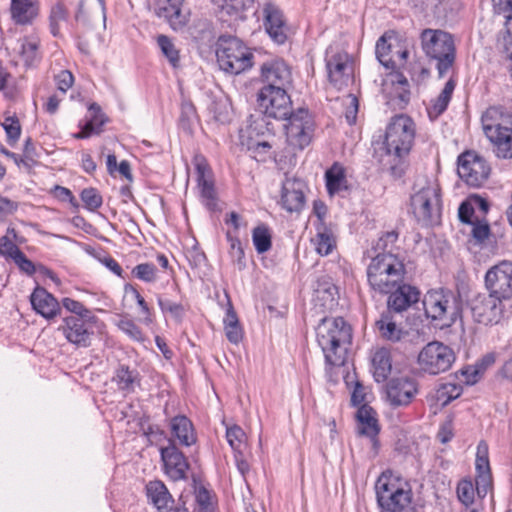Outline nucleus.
Returning <instances> with one entry per match:
<instances>
[{
	"instance_id": "f257e3e1",
	"label": "nucleus",
	"mask_w": 512,
	"mask_h": 512,
	"mask_svg": "<svg viewBox=\"0 0 512 512\" xmlns=\"http://www.w3.org/2000/svg\"><path fill=\"white\" fill-rule=\"evenodd\" d=\"M475 469V483L470 478H464L458 482L456 488L459 501L470 512H477L482 507V500L492 489L489 450L487 443L483 440L477 445Z\"/></svg>"
},
{
	"instance_id": "f03ea898",
	"label": "nucleus",
	"mask_w": 512,
	"mask_h": 512,
	"mask_svg": "<svg viewBox=\"0 0 512 512\" xmlns=\"http://www.w3.org/2000/svg\"><path fill=\"white\" fill-rule=\"evenodd\" d=\"M317 343L326 363L342 365L352 340L350 325L342 318H323L316 328Z\"/></svg>"
},
{
	"instance_id": "7ed1b4c3",
	"label": "nucleus",
	"mask_w": 512,
	"mask_h": 512,
	"mask_svg": "<svg viewBox=\"0 0 512 512\" xmlns=\"http://www.w3.org/2000/svg\"><path fill=\"white\" fill-rule=\"evenodd\" d=\"M406 274L403 259L391 252L378 253L367 267L370 287L382 294L391 292L404 281Z\"/></svg>"
},
{
	"instance_id": "20e7f679",
	"label": "nucleus",
	"mask_w": 512,
	"mask_h": 512,
	"mask_svg": "<svg viewBox=\"0 0 512 512\" xmlns=\"http://www.w3.org/2000/svg\"><path fill=\"white\" fill-rule=\"evenodd\" d=\"M380 512H412L409 485L392 471H384L375 483Z\"/></svg>"
},
{
	"instance_id": "39448f33",
	"label": "nucleus",
	"mask_w": 512,
	"mask_h": 512,
	"mask_svg": "<svg viewBox=\"0 0 512 512\" xmlns=\"http://www.w3.org/2000/svg\"><path fill=\"white\" fill-rule=\"evenodd\" d=\"M423 306L427 319L441 329L451 327L461 314L459 297L444 288L429 290L424 296Z\"/></svg>"
},
{
	"instance_id": "423d86ee",
	"label": "nucleus",
	"mask_w": 512,
	"mask_h": 512,
	"mask_svg": "<svg viewBox=\"0 0 512 512\" xmlns=\"http://www.w3.org/2000/svg\"><path fill=\"white\" fill-rule=\"evenodd\" d=\"M421 44L426 56L435 60L439 77H443L453 66L456 49L451 34L434 29L421 33Z\"/></svg>"
},
{
	"instance_id": "0eeeda50",
	"label": "nucleus",
	"mask_w": 512,
	"mask_h": 512,
	"mask_svg": "<svg viewBox=\"0 0 512 512\" xmlns=\"http://www.w3.org/2000/svg\"><path fill=\"white\" fill-rule=\"evenodd\" d=\"M416 125L407 115L400 114L391 118L386 127L384 146L388 155L398 159L407 156L413 146Z\"/></svg>"
},
{
	"instance_id": "6e6552de",
	"label": "nucleus",
	"mask_w": 512,
	"mask_h": 512,
	"mask_svg": "<svg viewBox=\"0 0 512 512\" xmlns=\"http://www.w3.org/2000/svg\"><path fill=\"white\" fill-rule=\"evenodd\" d=\"M217 63L221 70L238 75L253 65V54L235 37H221L216 49Z\"/></svg>"
},
{
	"instance_id": "1a4fd4ad",
	"label": "nucleus",
	"mask_w": 512,
	"mask_h": 512,
	"mask_svg": "<svg viewBox=\"0 0 512 512\" xmlns=\"http://www.w3.org/2000/svg\"><path fill=\"white\" fill-rule=\"evenodd\" d=\"M414 216L424 224L439 222L441 217V189L435 181H427L411 196Z\"/></svg>"
},
{
	"instance_id": "9d476101",
	"label": "nucleus",
	"mask_w": 512,
	"mask_h": 512,
	"mask_svg": "<svg viewBox=\"0 0 512 512\" xmlns=\"http://www.w3.org/2000/svg\"><path fill=\"white\" fill-rule=\"evenodd\" d=\"M455 359V354L449 346L439 341H432L420 350L417 364L422 372L438 375L448 371Z\"/></svg>"
},
{
	"instance_id": "9b49d317",
	"label": "nucleus",
	"mask_w": 512,
	"mask_h": 512,
	"mask_svg": "<svg viewBox=\"0 0 512 512\" xmlns=\"http://www.w3.org/2000/svg\"><path fill=\"white\" fill-rule=\"evenodd\" d=\"M99 323L98 317L65 316L62 318L58 331L68 343L76 348H87L92 343L94 328Z\"/></svg>"
},
{
	"instance_id": "f8f14e48",
	"label": "nucleus",
	"mask_w": 512,
	"mask_h": 512,
	"mask_svg": "<svg viewBox=\"0 0 512 512\" xmlns=\"http://www.w3.org/2000/svg\"><path fill=\"white\" fill-rule=\"evenodd\" d=\"M285 120V133L288 146L293 150H303L312 140L314 131V122L309 112L305 109H299L291 113Z\"/></svg>"
},
{
	"instance_id": "ddd939ff",
	"label": "nucleus",
	"mask_w": 512,
	"mask_h": 512,
	"mask_svg": "<svg viewBox=\"0 0 512 512\" xmlns=\"http://www.w3.org/2000/svg\"><path fill=\"white\" fill-rule=\"evenodd\" d=\"M459 177L471 187H481L489 178L491 167L487 160L475 151H466L457 160Z\"/></svg>"
},
{
	"instance_id": "4468645a",
	"label": "nucleus",
	"mask_w": 512,
	"mask_h": 512,
	"mask_svg": "<svg viewBox=\"0 0 512 512\" xmlns=\"http://www.w3.org/2000/svg\"><path fill=\"white\" fill-rule=\"evenodd\" d=\"M376 57L385 68L395 71L405 65L408 50L394 32H386L376 43Z\"/></svg>"
},
{
	"instance_id": "2eb2a0df",
	"label": "nucleus",
	"mask_w": 512,
	"mask_h": 512,
	"mask_svg": "<svg viewBox=\"0 0 512 512\" xmlns=\"http://www.w3.org/2000/svg\"><path fill=\"white\" fill-rule=\"evenodd\" d=\"M504 300L493 293H479L470 300V310L473 319L483 325L498 324L505 315Z\"/></svg>"
},
{
	"instance_id": "dca6fc26",
	"label": "nucleus",
	"mask_w": 512,
	"mask_h": 512,
	"mask_svg": "<svg viewBox=\"0 0 512 512\" xmlns=\"http://www.w3.org/2000/svg\"><path fill=\"white\" fill-rule=\"evenodd\" d=\"M257 102L268 117L284 120L291 114V100L283 87H263L258 93Z\"/></svg>"
},
{
	"instance_id": "f3484780",
	"label": "nucleus",
	"mask_w": 512,
	"mask_h": 512,
	"mask_svg": "<svg viewBox=\"0 0 512 512\" xmlns=\"http://www.w3.org/2000/svg\"><path fill=\"white\" fill-rule=\"evenodd\" d=\"M484 283L488 292L504 301L512 300V261L503 260L489 268Z\"/></svg>"
},
{
	"instance_id": "a211bd4d",
	"label": "nucleus",
	"mask_w": 512,
	"mask_h": 512,
	"mask_svg": "<svg viewBox=\"0 0 512 512\" xmlns=\"http://www.w3.org/2000/svg\"><path fill=\"white\" fill-rule=\"evenodd\" d=\"M193 164L197 173V187L200 191L202 203L209 209L217 207V193L214 186L212 171L204 156L197 154L193 158Z\"/></svg>"
},
{
	"instance_id": "6ab92c4d",
	"label": "nucleus",
	"mask_w": 512,
	"mask_h": 512,
	"mask_svg": "<svg viewBox=\"0 0 512 512\" xmlns=\"http://www.w3.org/2000/svg\"><path fill=\"white\" fill-rule=\"evenodd\" d=\"M330 83L338 90L347 87L353 79V64L346 52H339L326 59Z\"/></svg>"
},
{
	"instance_id": "aec40b11",
	"label": "nucleus",
	"mask_w": 512,
	"mask_h": 512,
	"mask_svg": "<svg viewBox=\"0 0 512 512\" xmlns=\"http://www.w3.org/2000/svg\"><path fill=\"white\" fill-rule=\"evenodd\" d=\"M417 393L416 381L407 376L393 378L386 385V398L392 407L408 406Z\"/></svg>"
},
{
	"instance_id": "412c9836",
	"label": "nucleus",
	"mask_w": 512,
	"mask_h": 512,
	"mask_svg": "<svg viewBox=\"0 0 512 512\" xmlns=\"http://www.w3.org/2000/svg\"><path fill=\"white\" fill-rule=\"evenodd\" d=\"M382 92L390 103L399 107H403L410 100L408 80L396 71H391L383 79Z\"/></svg>"
},
{
	"instance_id": "4be33fe9",
	"label": "nucleus",
	"mask_w": 512,
	"mask_h": 512,
	"mask_svg": "<svg viewBox=\"0 0 512 512\" xmlns=\"http://www.w3.org/2000/svg\"><path fill=\"white\" fill-rule=\"evenodd\" d=\"M160 454L164 471L171 480L179 481L186 478L189 469L188 461L174 443L170 442L167 447H162Z\"/></svg>"
},
{
	"instance_id": "5701e85b",
	"label": "nucleus",
	"mask_w": 512,
	"mask_h": 512,
	"mask_svg": "<svg viewBox=\"0 0 512 512\" xmlns=\"http://www.w3.org/2000/svg\"><path fill=\"white\" fill-rule=\"evenodd\" d=\"M263 23L274 42L283 44L287 40V26L283 13L273 2H266L263 6Z\"/></svg>"
},
{
	"instance_id": "b1692460",
	"label": "nucleus",
	"mask_w": 512,
	"mask_h": 512,
	"mask_svg": "<svg viewBox=\"0 0 512 512\" xmlns=\"http://www.w3.org/2000/svg\"><path fill=\"white\" fill-rule=\"evenodd\" d=\"M481 126L485 137L512 127V111L501 105L490 106L481 115Z\"/></svg>"
},
{
	"instance_id": "393cba45",
	"label": "nucleus",
	"mask_w": 512,
	"mask_h": 512,
	"mask_svg": "<svg viewBox=\"0 0 512 512\" xmlns=\"http://www.w3.org/2000/svg\"><path fill=\"white\" fill-rule=\"evenodd\" d=\"M305 184L297 178H286L282 184L281 205L292 213L299 212L305 205Z\"/></svg>"
},
{
	"instance_id": "a878e982",
	"label": "nucleus",
	"mask_w": 512,
	"mask_h": 512,
	"mask_svg": "<svg viewBox=\"0 0 512 512\" xmlns=\"http://www.w3.org/2000/svg\"><path fill=\"white\" fill-rule=\"evenodd\" d=\"M389 293L387 311H391L392 313H401L406 311L413 304L417 303L420 298V292L416 287L404 284L403 282Z\"/></svg>"
},
{
	"instance_id": "bb28decb",
	"label": "nucleus",
	"mask_w": 512,
	"mask_h": 512,
	"mask_svg": "<svg viewBox=\"0 0 512 512\" xmlns=\"http://www.w3.org/2000/svg\"><path fill=\"white\" fill-rule=\"evenodd\" d=\"M261 76L267 86L283 87L286 90L292 83V73L290 67L282 60H273L266 62L261 67Z\"/></svg>"
},
{
	"instance_id": "cd10ccee",
	"label": "nucleus",
	"mask_w": 512,
	"mask_h": 512,
	"mask_svg": "<svg viewBox=\"0 0 512 512\" xmlns=\"http://www.w3.org/2000/svg\"><path fill=\"white\" fill-rule=\"evenodd\" d=\"M356 419L358 422V433L368 437L372 442L374 450L377 451L379 447L377 436L380 428L375 411L368 405H362L356 413Z\"/></svg>"
},
{
	"instance_id": "c85d7f7f",
	"label": "nucleus",
	"mask_w": 512,
	"mask_h": 512,
	"mask_svg": "<svg viewBox=\"0 0 512 512\" xmlns=\"http://www.w3.org/2000/svg\"><path fill=\"white\" fill-rule=\"evenodd\" d=\"M185 0H165L158 16L165 19L174 31L182 30L189 22V12L184 9Z\"/></svg>"
},
{
	"instance_id": "c756f323",
	"label": "nucleus",
	"mask_w": 512,
	"mask_h": 512,
	"mask_svg": "<svg viewBox=\"0 0 512 512\" xmlns=\"http://www.w3.org/2000/svg\"><path fill=\"white\" fill-rule=\"evenodd\" d=\"M30 302L36 313L46 319H52L60 313L57 299L42 287H36L30 296Z\"/></svg>"
},
{
	"instance_id": "7c9ffc66",
	"label": "nucleus",
	"mask_w": 512,
	"mask_h": 512,
	"mask_svg": "<svg viewBox=\"0 0 512 512\" xmlns=\"http://www.w3.org/2000/svg\"><path fill=\"white\" fill-rule=\"evenodd\" d=\"M375 325L380 337L386 341L399 342L407 335V331L396 322L391 311L383 312Z\"/></svg>"
},
{
	"instance_id": "2f4dec72",
	"label": "nucleus",
	"mask_w": 512,
	"mask_h": 512,
	"mask_svg": "<svg viewBox=\"0 0 512 512\" xmlns=\"http://www.w3.org/2000/svg\"><path fill=\"white\" fill-rule=\"evenodd\" d=\"M412 8L420 13L438 18L447 17L448 11L458 5L457 0H408Z\"/></svg>"
},
{
	"instance_id": "473e14b6",
	"label": "nucleus",
	"mask_w": 512,
	"mask_h": 512,
	"mask_svg": "<svg viewBox=\"0 0 512 512\" xmlns=\"http://www.w3.org/2000/svg\"><path fill=\"white\" fill-rule=\"evenodd\" d=\"M492 146V151L499 159L512 158V127L503 129L486 136Z\"/></svg>"
},
{
	"instance_id": "72a5a7b5",
	"label": "nucleus",
	"mask_w": 512,
	"mask_h": 512,
	"mask_svg": "<svg viewBox=\"0 0 512 512\" xmlns=\"http://www.w3.org/2000/svg\"><path fill=\"white\" fill-rule=\"evenodd\" d=\"M171 432L183 446H191L196 442V434L192 422L184 415L171 419Z\"/></svg>"
},
{
	"instance_id": "f704fd0d",
	"label": "nucleus",
	"mask_w": 512,
	"mask_h": 512,
	"mask_svg": "<svg viewBox=\"0 0 512 512\" xmlns=\"http://www.w3.org/2000/svg\"><path fill=\"white\" fill-rule=\"evenodd\" d=\"M10 11L15 23L29 24L38 14L36 0H11Z\"/></svg>"
},
{
	"instance_id": "c9c22d12",
	"label": "nucleus",
	"mask_w": 512,
	"mask_h": 512,
	"mask_svg": "<svg viewBox=\"0 0 512 512\" xmlns=\"http://www.w3.org/2000/svg\"><path fill=\"white\" fill-rule=\"evenodd\" d=\"M146 494L150 502L158 509H168L173 503V498L165 484L160 480L150 481L146 485Z\"/></svg>"
},
{
	"instance_id": "e433bc0d",
	"label": "nucleus",
	"mask_w": 512,
	"mask_h": 512,
	"mask_svg": "<svg viewBox=\"0 0 512 512\" xmlns=\"http://www.w3.org/2000/svg\"><path fill=\"white\" fill-rule=\"evenodd\" d=\"M316 252L321 256L329 255L336 247L335 237L325 223H316V235L312 239Z\"/></svg>"
},
{
	"instance_id": "4c0bfd02",
	"label": "nucleus",
	"mask_w": 512,
	"mask_h": 512,
	"mask_svg": "<svg viewBox=\"0 0 512 512\" xmlns=\"http://www.w3.org/2000/svg\"><path fill=\"white\" fill-rule=\"evenodd\" d=\"M456 87V81L453 78H450L444 85L440 94L432 99L430 102V106L428 108V112L430 117H438L441 115L448 107V104L452 98V94Z\"/></svg>"
},
{
	"instance_id": "58836bf2",
	"label": "nucleus",
	"mask_w": 512,
	"mask_h": 512,
	"mask_svg": "<svg viewBox=\"0 0 512 512\" xmlns=\"http://www.w3.org/2000/svg\"><path fill=\"white\" fill-rule=\"evenodd\" d=\"M372 367L375 380L377 382H384L392 370L389 351L384 348L375 351L372 357Z\"/></svg>"
},
{
	"instance_id": "ea45409f",
	"label": "nucleus",
	"mask_w": 512,
	"mask_h": 512,
	"mask_svg": "<svg viewBox=\"0 0 512 512\" xmlns=\"http://www.w3.org/2000/svg\"><path fill=\"white\" fill-rule=\"evenodd\" d=\"M224 331L229 342L239 344L243 339V329L232 304H228L226 315L223 320Z\"/></svg>"
},
{
	"instance_id": "a19ab883",
	"label": "nucleus",
	"mask_w": 512,
	"mask_h": 512,
	"mask_svg": "<svg viewBox=\"0 0 512 512\" xmlns=\"http://www.w3.org/2000/svg\"><path fill=\"white\" fill-rule=\"evenodd\" d=\"M326 188L330 195H334L347 188L344 168L335 163L325 173Z\"/></svg>"
},
{
	"instance_id": "79ce46f5",
	"label": "nucleus",
	"mask_w": 512,
	"mask_h": 512,
	"mask_svg": "<svg viewBox=\"0 0 512 512\" xmlns=\"http://www.w3.org/2000/svg\"><path fill=\"white\" fill-rule=\"evenodd\" d=\"M221 13L239 18L254 3V0H212Z\"/></svg>"
},
{
	"instance_id": "37998d69",
	"label": "nucleus",
	"mask_w": 512,
	"mask_h": 512,
	"mask_svg": "<svg viewBox=\"0 0 512 512\" xmlns=\"http://www.w3.org/2000/svg\"><path fill=\"white\" fill-rule=\"evenodd\" d=\"M39 44L40 41L36 36L24 37L21 40L20 55L26 66H32L39 61Z\"/></svg>"
},
{
	"instance_id": "c03bdc74",
	"label": "nucleus",
	"mask_w": 512,
	"mask_h": 512,
	"mask_svg": "<svg viewBox=\"0 0 512 512\" xmlns=\"http://www.w3.org/2000/svg\"><path fill=\"white\" fill-rule=\"evenodd\" d=\"M114 381L116 382L119 389L132 392L135 387L139 385L138 373L136 371L130 370L126 366H120L116 374L114 376Z\"/></svg>"
},
{
	"instance_id": "a18cd8bd",
	"label": "nucleus",
	"mask_w": 512,
	"mask_h": 512,
	"mask_svg": "<svg viewBox=\"0 0 512 512\" xmlns=\"http://www.w3.org/2000/svg\"><path fill=\"white\" fill-rule=\"evenodd\" d=\"M157 44L169 64L173 68H178L180 66V52L172 39L166 35H159L157 37Z\"/></svg>"
},
{
	"instance_id": "49530a36",
	"label": "nucleus",
	"mask_w": 512,
	"mask_h": 512,
	"mask_svg": "<svg viewBox=\"0 0 512 512\" xmlns=\"http://www.w3.org/2000/svg\"><path fill=\"white\" fill-rule=\"evenodd\" d=\"M462 394V387L454 383H443L437 387L434 399L440 406L448 405Z\"/></svg>"
},
{
	"instance_id": "de8ad7c7",
	"label": "nucleus",
	"mask_w": 512,
	"mask_h": 512,
	"mask_svg": "<svg viewBox=\"0 0 512 512\" xmlns=\"http://www.w3.org/2000/svg\"><path fill=\"white\" fill-rule=\"evenodd\" d=\"M252 241L257 253L262 254L271 249L272 236L270 230L265 225L257 226L252 231Z\"/></svg>"
},
{
	"instance_id": "09e8293b",
	"label": "nucleus",
	"mask_w": 512,
	"mask_h": 512,
	"mask_svg": "<svg viewBox=\"0 0 512 512\" xmlns=\"http://www.w3.org/2000/svg\"><path fill=\"white\" fill-rule=\"evenodd\" d=\"M116 326L131 340L136 342H144V334L133 320L127 317H122L119 321H117Z\"/></svg>"
},
{
	"instance_id": "8fccbe9b",
	"label": "nucleus",
	"mask_w": 512,
	"mask_h": 512,
	"mask_svg": "<svg viewBox=\"0 0 512 512\" xmlns=\"http://www.w3.org/2000/svg\"><path fill=\"white\" fill-rule=\"evenodd\" d=\"M67 20V11L62 4H56L52 7L50 13V30L53 36L60 35L61 24Z\"/></svg>"
},
{
	"instance_id": "3c124183",
	"label": "nucleus",
	"mask_w": 512,
	"mask_h": 512,
	"mask_svg": "<svg viewBox=\"0 0 512 512\" xmlns=\"http://www.w3.org/2000/svg\"><path fill=\"white\" fill-rule=\"evenodd\" d=\"M10 233L15 236L14 229H8L7 234L0 237V255L12 261L22 251L9 237Z\"/></svg>"
},
{
	"instance_id": "603ef678",
	"label": "nucleus",
	"mask_w": 512,
	"mask_h": 512,
	"mask_svg": "<svg viewBox=\"0 0 512 512\" xmlns=\"http://www.w3.org/2000/svg\"><path fill=\"white\" fill-rule=\"evenodd\" d=\"M131 274L133 277L147 283L154 282L157 279V269L155 265L148 262L136 265L132 269Z\"/></svg>"
},
{
	"instance_id": "864d4df0",
	"label": "nucleus",
	"mask_w": 512,
	"mask_h": 512,
	"mask_svg": "<svg viewBox=\"0 0 512 512\" xmlns=\"http://www.w3.org/2000/svg\"><path fill=\"white\" fill-rule=\"evenodd\" d=\"M227 238L230 242V256L239 270H243L246 267L245 253L242 248L241 242L238 238L232 237L229 233Z\"/></svg>"
},
{
	"instance_id": "5fc2aeb1",
	"label": "nucleus",
	"mask_w": 512,
	"mask_h": 512,
	"mask_svg": "<svg viewBox=\"0 0 512 512\" xmlns=\"http://www.w3.org/2000/svg\"><path fill=\"white\" fill-rule=\"evenodd\" d=\"M61 303L62 306L71 313L70 316H79L83 318L96 317L91 310L77 300L65 297L62 299Z\"/></svg>"
},
{
	"instance_id": "6e6d98bb",
	"label": "nucleus",
	"mask_w": 512,
	"mask_h": 512,
	"mask_svg": "<svg viewBox=\"0 0 512 512\" xmlns=\"http://www.w3.org/2000/svg\"><path fill=\"white\" fill-rule=\"evenodd\" d=\"M226 438L231 448L240 453L245 442V433L243 429L237 425L227 428Z\"/></svg>"
},
{
	"instance_id": "4d7b16f0",
	"label": "nucleus",
	"mask_w": 512,
	"mask_h": 512,
	"mask_svg": "<svg viewBox=\"0 0 512 512\" xmlns=\"http://www.w3.org/2000/svg\"><path fill=\"white\" fill-rule=\"evenodd\" d=\"M124 290L126 293L130 292L133 295V297L135 298L138 306L141 309L142 314L144 315L142 322L146 325L152 324L153 323L152 313H151L150 308L148 307L146 301L139 293V291L131 284L125 285Z\"/></svg>"
},
{
	"instance_id": "13d9d810",
	"label": "nucleus",
	"mask_w": 512,
	"mask_h": 512,
	"mask_svg": "<svg viewBox=\"0 0 512 512\" xmlns=\"http://www.w3.org/2000/svg\"><path fill=\"white\" fill-rule=\"evenodd\" d=\"M2 127L7 134L8 143L11 145L15 144L21 134V125L18 118L15 116L6 117L2 123Z\"/></svg>"
},
{
	"instance_id": "bf43d9fd",
	"label": "nucleus",
	"mask_w": 512,
	"mask_h": 512,
	"mask_svg": "<svg viewBox=\"0 0 512 512\" xmlns=\"http://www.w3.org/2000/svg\"><path fill=\"white\" fill-rule=\"evenodd\" d=\"M157 302L163 313H169L178 322L182 321L185 308L181 303L165 300L161 297H158Z\"/></svg>"
},
{
	"instance_id": "052dcab7",
	"label": "nucleus",
	"mask_w": 512,
	"mask_h": 512,
	"mask_svg": "<svg viewBox=\"0 0 512 512\" xmlns=\"http://www.w3.org/2000/svg\"><path fill=\"white\" fill-rule=\"evenodd\" d=\"M80 197L85 207L90 211H95L102 205V197L95 188L82 190Z\"/></svg>"
},
{
	"instance_id": "680f3d73",
	"label": "nucleus",
	"mask_w": 512,
	"mask_h": 512,
	"mask_svg": "<svg viewBox=\"0 0 512 512\" xmlns=\"http://www.w3.org/2000/svg\"><path fill=\"white\" fill-rule=\"evenodd\" d=\"M344 106H345V119L349 125H353L356 123L359 102L355 95L348 94L344 98Z\"/></svg>"
},
{
	"instance_id": "e2e57ef3",
	"label": "nucleus",
	"mask_w": 512,
	"mask_h": 512,
	"mask_svg": "<svg viewBox=\"0 0 512 512\" xmlns=\"http://www.w3.org/2000/svg\"><path fill=\"white\" fill-rule=\"evenodd\" d=\"M195 501L198 505V512H212L211 496L205 487H195Z\"/></svg>"
},
{
	"instance_id": "0e129e2a",
	"label": "nucleus",
	"mask_w": 512,
	"mask_h": 512,
	"mask_svg": "<svg viewBox=\"0 0 512 512\" xmlns=\"http://www.w3.org/2000/svg\"><path fill=\"white\" fill-rule=\"evenodd\" d=\"M12 261L22 273L28 276H32L35 274V264L30 259H28L23 252L16 255V257Z\"/></svg>"
},
{
	"instance_id": "69168bd1",
	"label": "nucleus",
	"mask_w": 512,
	"mask_h": 512,
	"mask_svg": "<svg viewBox=\"0 0 512 512\" xmlns=\"http://www.w3.org/2000/svg\"><path fill=\"white\" fill-rule=\"evenodd\" d=\"M472 225V237L478 241L483 242L490 234V227L486 221H475Z\"/></svg>"
},
{
	"instance_id": "338daca9",
	"label": "nucleus",
	"mask_w": 512,
	"mask_h": 512,
	"mask_svg": "<svg viewBox=\"0 0 512 512\" xmlns=\"http://www.w3.org/2000/svg\"><path fill=\"white\" fill-rule=\"evenodd\" d=\"M73 82L74 77L72 73L68 70H62L56 76L57 88L63 93H65L69 88L72 87Z\"/></svg>"
},
{
	"instance_id": "774afa93",
	"label": "nucleus",
	"mask_w": 512,
	"mask_h": 512,
	"mask_svg": "<svg viewBox=\"0 0 512 512\" xmlns=\"http://www.w3.org/2000/svg\"><path fill=\"white\" fill-rule=\"evenodd\" d=\"M494 10L505 18L512 17V0H492Z\"/></svg>"
}]
</instances>
